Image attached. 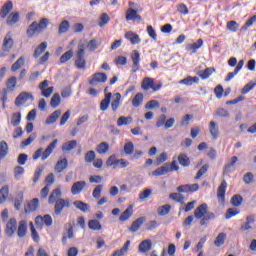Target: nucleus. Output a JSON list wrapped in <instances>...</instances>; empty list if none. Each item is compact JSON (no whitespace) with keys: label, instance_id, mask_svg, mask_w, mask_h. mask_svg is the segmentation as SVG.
I'll use <instances>...</instances> for the list:
<instances>
[{"label":"nucleus","instance_id":"56","mask_svg":"<svg viewBox=\"0 0 256 256\" xmlns=\"http://www.w3.org/2000/svg\"><path fill=\"white\" fill-rule=\"evenodd\" d=\"M143 103V93H137L132 100V105L134 107H139Z\"/></svg>","mask_w":256,"mask_h":256},{"label":"nucleus","instance_id":"46","mask_svg":"<svg viewBox=\"0 0 256 256\" xmlns=\"http://www.w3.org/2000/svg\"><path fill=\"white\" fill-rule=\"evenodd\" d=\"M23 65H25V57H20L19 59H18V61L17 62H15L13 65H12V67H11V71L13 72V73H15L16 71H19V69H21V67H23Z\"/></svg>","mask_w":256,"mask_h":256},{"label":"nucleus","instance_id":"59","mask_svg":"<svg viewBox=\"0 0 256 256\" xmlns=\"http://www.w3.org/2000/svg\"><path fill=\"white\" fill-rule=\"evenodd\" d=\"M95 157V151L90 150L85 154L84 161L85 163H93V161H95Z\"/></svg>","mask_w":256,"mask_h":256},{"label":"nucleus","instance_id":"42","mask_svg":"<svg viewBox=\"0 0 256 256\" xmlns=\"http://www.w3.org/2000/svg\"><path fill=\"white\" fill-rule=\"evenodd\" d=\"M169 213H171V205L169 204H165L158 208V215L160 217H165V215H169Z\"/></svg>","mask_w":256,"mask_h":256},{"label":"nucleus","instance_id":"63","mask_svg":"<svg viewBox=\"0 0 256 256\" xmlns=\"http://www.w3.org/2000/svg\"><path fill=\"white\" fill-rule=\"evenodd\" d=\"M216 117H224V118H229V111H227L225 108H218L215 111Z\"/></svg>","mask_w":256,"mask_h":256},{"label":"nucleus","instance_id":"27","mask_svg":"<svg viewBox=\"0 0 256 256\" xmlns=\"http://www.w3.org/2000/svg\"><path fill=\"white\" fill-rule=\"evenodd\" d=\"M121 106V93L117 92L113 95V100L111 102L112 111H117Z\"/></svg>","mask_w":256,"mask_h":256},{"label":"nucleus","instance_id":"47","mask_svg":"<svg viewBox=\"0 0 256 256\" xmlns=\"http://www.w3.org/2000/svg\"><path fill=\"white\" fill-rule=\"evenodd\" d=\"M153 195V190L150 188H146L143 191H141L138 195L140 201H145V199H149Z\"/></svg>","mask_w":256,"mask_h":256},{"label":"nucleus","instance_id":"37","mask_svg":"<svg viewBox=\"0 0 256 256\" xmlns=\"http://www.w3.org/2000/svg\"><path fill=\"white\" fill-rule=\"evenodd\" d=\"M178 162L182 167H189L191 165V160L187 154H180L178 156Z\"/></svg>","mask_w":256,"mask_h":256},{"label":"nucleus","instance_id":"5","mask_svg":"<svg viewBox=\"0 0 256 256\" xmlns=\"http://www.w3.org/2000/svg\"><path fill=\"white\" fill-rule=\"evenodd\" d=\"M71 207V201L69 199H59L54 205V215L59 216L63 213L64 208Z\"/></svg>","mask_w":256,"mask_h":256},{"label":"nucleus","instance_id":"61","mask_svg":"<svg viewBox=\"0 0 256 256\" xmlns=\"http://www.w3.org/2000/svg\"><path fill=\"white\" fill-rule=\"evenodd\" d=\"M110 17L107 13H103L100 16V21L98 23L99 27H105V25H107V23H109L110 21Z\"/></svg>","mask_w":256,"mask_h":256},{"label":"nucleus","instance_id":"41","mask_svg":"<svg viewBox=\"0 0 256 256\" xmlns=\"http://www.w3.org/2000/svg\"><path fill=\"white\" fill-rule=\"evenodd\" d=\"M130 123H133V118L131 116H121L117 120L118 127H123V125H130Z\"/></svg>","mask_w":256,"mask_h":256},{"label":"nucleus","instance_id":"62","mask_svg":"<svg viewBox=\"0 0 256 256\" xmlns=\"http://www.w3.org/2000/svg\"><path fill=\"white\" fill-rule=\"evenodd\" d=\"M30 231L33 241H35V243H39V233H37V230L35 229L33 222H30Z\"/></svg>","mask_w":256,"mask_h":256},{"label":"nucleus","instance_id":"11","mask_svg":"<svg viewBox=\"0 0 256 256\" xmlns=\"http://www.w3.org/2000/svg\"><path fill=\"white\" fill-rule=\"evenodd\" d=\"M35 223L37 227L41 226L43 223L46 225V227H51V225H53V218H51V215L49 214L44 215V217L37 216Z\"/></svg>","mask_w":256,"mask_h":256},{"label":"nucleus","instance_id":"40","mask_svg":"<svg viewBox=\"0 0 256 256\" xmlns=\"http://www.w3.org/2000/svg\"><path fill=\"white\" fill-rule=\"evenodd\" d=\"M226 29L231 31V33H237L239 31V23L235 20L228 21L226 24Z\"/></svg>","mask_w":256,"mask_h":256},{"label":"nucleus","instance_id":"3","mask_svg":"<svg viewBox=\"0 0 256 256\" xmlns=\"http://www.w3.org/2000/svg\"><path fill=\"white\" fill-rule=\"evenodd\" d=\"M57 143H58V140L54 139L52 143L48 145V147L45 149L44 152H43V148H39L38 150L35 151L34 155L32 156V159H34V161H37L39 157H41L42 161L49 159V157L51 156V153H53V150L57 147Z\"/></svg>","mask_w":256,"mask_h":256},{"label":"nucleus","instance_id":"43","mask_svg":"<svg viewBox=\"0 0 256 256\" xmlns=\"http://www.w3.org/2000/svg\"><path fill=\"white\" fill-rule=\"evenodd\" d=\"M9 153V145H7L6 141L0 142V159H3V157H7V154Z\"/></svg>","mask_w":256,"mask_h":256},{"label":"nucleus","instance_id":"53","mask_svg":"<svg viewBox=\"0 0 256 256\" xmlns=\"http://www.w3.org/2000/svg\"><path fill=\"white\" fill-rule=\"evenodd\" d=\"M170 199L176 201L177 203L184 204L185 203V196L179 193H171Z\"/></svg>","mask_w":256,"mask_h":256},{"label":"nucleus","instance_id":"29","mask_svg":"<svg viewBox=\"0 0 256 256\" xmlns=\"http://www.w3.org/2000/svg\"><path fill=\"white\" fill-rule=\"evenodd\" d=\"M61 117V110H55L49 117L46 119L45 123L46 125H53V123L57 122V119Z\"/></svg>","mask_w":256,"mask_h":256},{"label":"nucleus","instance_id":"20","mask_svg":"<svg viewBox=\"0 0 256 256\" xmlns=\"http://www.w3.org/2000/svg\"><path fill=\"white\" fill-rule=\"evenodd\" d=\"M73 205L74 207H76V209H79V211H82V213H89V211H91V206H89V204L81 200L74 201Z\"/></svg>","mask_w":256,"mask_h":256},{"label":"nucleus","instance_id":"22","mask_svg":"<svg viewBox=\"0 0 256 256\" xmlns=\"http://www.w3.org/2000/svg\"><path fill=\"white\" fill-rule=\"evenodd\" d=\"M125 39L130 41V43L132 45H139V43H141V38H139V35L131 32V31H129L125 34Z\"/></svg>","mask_w":256,"mask_h":256},{"label":"nucleus","instance_id":"36","mask_svg":"<svg viewBox=\"0 0 256 256\" xmlns=\"http://www.w3.org/2000/svg\"><path fill=\"white\" fill-rule=\"evenodd\" d=\"M60 105H61V95H59V93H55L50 100V106L53 109H57V107H59Z\"/></svg>","mask_w":256,"mask_h":256},{"label":"nucleus","instance_id":"8","mask_svg":"<svg viewBox=\"0 0 256 256\" xmlns=\"http://www.w3.org/2000/svg\"><path fill=\"white\" fill-rule=\"evenodd\" d=\"M14 41H13V34L11 32H8L3 40L2 43V50L4 52L9 53L11 51V49H13V45H14Z\"/></svg>","mask_w":256,"mask_h":256},{"label":"nucleus","instance_id":"30","mask_svg":"<svg viewBox=\"0 0 256 256\" xmlns=\"http://www.w3.org/2000/svg\"><path fill=\"white\" fill-rule=\"evenodd\" d=\"M111 97L113 94H107L104 99L100 102V111H107L109 109V105H111Z\"/></svg>","mask_w":256,"mask_h":256},{"label":"nucleus","instance_id":"1","mask_svg":"<svg viewBox=\"0 0 256 256\" xmlns=\"http://www.w3.org/2000/svg\"><path fill=\"white\" fill-rule=\"evenodd\" d=\"M208 209L207 203H203L194 210V217L200 219V225L202 226L207 225V221L215 219V213L207 211Z\"/></svg>","mask_w":256,"mask_h":256},{"label":"nucleus","instance_id":"49","mask_svg":"<svg viewBox=\"0 0 256 256\" xmlns=\"http://www.w3.org/2000/svg\"><path fill=\"white\" fill-rule=\"evenodd\" d=\"M24 173H25V168H23L22 166H16L14 168V179L16 181H19L23 177Z\"/></svg>","mask_w":256,"mask_h":256},{"label":"nucleus","instance_id":"26","mask_svg":"<svg viewBox=\"0 0 256 256\" xmlns=\"http://www.w3.org/2000/svg\"><path fill=\"white\" fill-rule=\"evenodd\" d=\"M225 191H227V181L223 180L217 190V197L221 201H225Z\"/></svg>","mask_w":256,"mask_h":256},{"label":"nucleus","instance_id":"55","mask_svg":"<svg viewBox=\"0 0 256 256\" xmlns=\"http://www.w3.org/2000/svg\"><path fill=\"white\" fill-rule=\"evenodd\" d=\"M134 151H135V145L133 144V142H127L124 145V153L126 155H133Z\"/></svg>","mask_w":256,"mask_h":256},{"label":"nucleus","instance_id":"23","mask_svg":"<svg viewBox=\"0 0 256 256\" xmlns=\"http://www.w3.org/2000/svg\"><path fill=\"white\" fill-rule=\"evenodd\" d=\"M17 235L20 237V239H23V237L27 235V221L22 220L19 222Z\"/></svg>","mask_w":256,"mask_h":256},{"label":"nucleus","instance_id":"48","mask_svg":"<svg viewBox=\"0 0 256 256\" xmlns=\"http://www.w3.org/2000/svg\"><path fill=\"white\" fill-rule=\"evenodd\" d=\"M77 147V140H71L63 144L62 151H73Z\"/></svg>","mask_w":256,"mask_h":256},{"label":"nucleus","instance_id":"35","mask_svg":"<svg viewBox=\"0 0 256 256\" xmlns=\"http://www.w3.org/2000/svg\"><path fill=\"white\" fill-rule=\"evenodd\" d=\"M133 215V205H130L119 217L120 221H128Z\"/></svg>","mask_w":256,"mask_h":256},{"label":"nucleus","instance_id":"10","mask_svg":"<svg viewBox=\"0 0 256 256\" xmlns=\"http://www.w3.org/2000/svg\"><path fill=\"white\" fill-rule=\"evenodd\" d=\"M131 59H132V73H137L140 69L139 63H141V54L139 53L138 50H133L131 54Z\"/></svg>","mask_w":256,"mask_h":256},{"label":"nucleus","instance_id":"33","mask_svg":"<svg viewBox=\"0 0 256 256\" xmlns=\"http://www.w3.org/2000/svg\"><path fill=\"white\" fill-rule=\"evenodd\" d=\"M225 241H227V234L226 233H219L214 241L215 247H222L225 245Z\"/></svg>","mask_w":256,"mask_h":256},{"label":"nucleus","instance_id":"14","mask_svg":"<svg viewBox=\"0 0 256 256\" xmlns=\"http://www.w3.org/2000/svg\"><path fill=\"white\" fill-rule=\"evenodd\" d=\"M37 209H39V199L33 198L30 202H28V205L24 207L25 213H33Z\"/></svg>","mask_w":256,"mask_h":256},{"label":"nucleus","instance_id":"51","mask_svg":"<svg viewBox=\"0 0 256 256\" xmlns=\"http://www.w3.org/2000/svg\"><path fill=\"white\" fill-rule=\"evenodd\" d=\"M101 193H103V184H98L92 192V197L94 199H101Z\"/></svg>","mask_w":256,"mask_h":256},{"label":"nucleus","instance_id":"7","mask_svg":"<svg viewBox=\"0 0 256 256\" xmlns=\"http://www.w3.org/2000/svg\"><path fill=\"white\" fill-rule=\"evenodd\" d=\"M29 99H31V101H33V99H35L33 97V94L29 93V92H21L15 99V105L16 107H21V105H25V103H27V101H29Z\"/></svg>","mask_w":256,"mask_h":256},{"label":"nucleus","instance_id":"58","mask_svg":"<svg viewBox=\"0 0 256 256\" xmlns=\"http://www.w3.org/2000/svg\"><path fill=\"white\" fill-rule=\"evenodd\" d=\"M161 107V104H159V101L157 100H150L146 103L145 109H159Z\"/></svg>","mask_w":256,"mask_h":256},{"label":"nucleus","instance_id":"24","mask_svg":"<svg viewBox=\"0 0 256 256\" xmlns=\"http://www.w3.org/2000/svg\"><path fill=\"white\" fill-rule=\"evenodd\" d=\"M68 166L69 162L67 161V158H64L56 163L54 170L56 171V173H63L64 169H67Z\"/></svg>","mask_w":256,"mask_h":256},{"label":"nucleus","instance_id":"50","mask_svg":"<svg viewBox=\"0 0 256 256\" xmlns=\"http://www.w3.org/2000/svg\"><path fill=\"white\" fill-rule=\"evenodd\" d=\"M233 207H241L243 205V196L236 194L231 198Z\"/></svg>","mask_w":256,"mask_h":256},{"label":"nucleus","instance_id":"28","mask_svg":"<svg viewBox=\"0 0 256 256\" xmlns=\"http://www.w3.org/2000/svg\"><path fill=\"white\" fill-rule=\"evenodd\" d=\"M201 47H203V39H198L197 42L188 44L186 50L191 51V53H197V49H201Z\"/></svg>","mask_w":256,"mask_h":256},{"label":"nucleus","instance_id":"64","mask_svg":"<svg viewBox=\"0 0 256 256\" xmlns=\"http://www.w3.org/2000/svg\"><path fill=\"white\" fill-rule=\"evenodd\" d=\"M209 171V164H204L197 172L195 179H200L202 175H205Z\"/></svg>","mask_w":256,"mask_h":256},{"label":"nucleus","instance_id":"32","mask_svg":"<svg viewBox=\"0 0 256 256\" xmlns=\"http://www.w3.org/2000/svg\"><path fill=\"white\" fill-rule=\"evenodd\" d=\"M88 228L91 231H101L103 229V226L101 225V222L97 219H92L88 221Z\"/></svg>","mask_w":256,"mask_h":256},{"label":"nucleus","instance_id":"17","mask_svg":"<svg viewBox=\"0 0 256 256\" xmlns=\"http://www.w3.org/2000/svg\"><path fill=\"white\" fill-rule=\"evenodd\" d=\"M171 171V166L169 164H164L163 166L157 168L152 172L153 177H161V175H167Z\"/></svg>","mask_w":256,"mask_h":256},{"label":"nucleus","instance_id":"31","mask_svg":"<svg viewBox=\"0 0 256 256\" xmlns=\"http://www.w3.org/2000/svg\"><path fill=\"white\" fill-rule=\"evenodd\" d=\"M130 245H131V241L127 240L121 249L114 251L112 256H125V255H127V251H129V246Z\"/></svg>","mask_w":256,"mask_h":256},{"label":"nucleus","instance_id":"38","mask_svg":"<svg viewBox=\"0 0 256 256\" xmlns=\"http://www.w3.org/2000/svg\"><path fill=\"white\" fill-rule=\"evenodd\" d=\"M97 153L100 155H105L109 152V143L107 142H101L97 148H96Z\"/></svg>","mask_w":256,"mask_h":256},{"label":"nucleus","instance_id":"15","mask_svg":"<svg viewBox=\"0 0 256 256\" xmlns=\"http://www.w3.org/2000/svg\"><path fill=\"white\" fill-rule=\"evenodd\" d=\"M107 81V74L97 72L93 75L92 79L89 81L90 85H95V83H105Z\"/></svg>","mask_w":256,"mask_h":256},{"label":"nucleus","instance_id":"9","mask_svg":"<svg viewBox=\"0 0 256 256\" xmlns=\"http://www.w3.org/2000/svg\"><path fill=\"white\" fill-rule=\"evenodd\" d=\"M17 231V219L10 218L6 224L5 234L7 237H13Z\"/></svg>","mask_w":256,"mask_h":256},{"label":"nucleus","instance_id":"34","mask_svg":"<svg viewBox=\"0 0 256 256\" xmlns=\"http://www.w3.org/2000/svg\"><path fill=\"white\" fill-rule=\"evenodd\" d=\"M139 251L140 253H147L148 251H151V240L147 239L142 241L139 244Z\"/></svg>","mask_w":256,"mask_h":256},{"label":"nucleus","instance_id":"57","mask_svg":"<svg viewBox=\"0 0 256 256\" xmlns=\"http://www.w3.org/2000/svg\"><path fill=\"white\" fill-rule=\"evenodd\" d=\"M255 85H256V83L253 81L246 84L241 90L242 95H247V93H249V91H253V89H255Z\"/></svg>","mask_w":256,"mask_h":256},{"label":"nucleus","instance_id":"16","mask_svg":"<svg viewBox=\"0 0 256 256\" xmlns=\"http://www.w3.org/2000/svg\"><path fill=\"white\" fill-rule=\"evenodd\" d=\"M209 132L214 141H217V139H219V125H217L215 121H210Z\"/></svg>","mask_w":256,"mask_h":256},{"label":"nucleus","instance_id":"2","mask_svg":"<svg viewBox=\"0 0 256 256\" xmlns=\"http://www.w3.org/2000/svg\"><path fill=\"white\" fill-rule=\"evenodd\" d=\"M47 27H49V19H47V18H42L39 23L34 21L28 27V29L26 31V35H27V37H33V35H35V33H37V34L43 33V31H45V29H47Z\"/></svg>","mask_w":256,"mask_h":256},{"label":"nucleus","instance_id":"45","mask_svg":"<svg viewBox=\"0 0 256 256\" xmlns=\"http://www.w3.org/2000/svg\"><path fill=\"white\" fill-rule=\"evenodd\" d=\"M154 84H155V81L153 80V78L146 77L142 82V89H144V91H149V89H152Z\"/></svg>","mask_w":256,"mask_h":256},{"label":"nucleus","instance_id":"52","mask_svg":"<svg viewBox=\"0 0 256 256\" xmlns=\"http://www.w3.org/2000/svg\"><path fill=\"white\" fill-rule=\"evenodd\" d=\"M21 124V112L14 113L11 119V125L18 127Z\"/></svg>","mask_w":256,"mask_h":256},{"label":"nucleus","instance_id":"60","mask_svg":"<svg viewBox=\"0 0 256 256\" xmlns=\"http://www.w3.org/2000/svg\"><path fill=\"white\" fill-rule=\"evenodd\" d=\"M73 58V50H68L60 57V63H67L70 59Z\"/></svg>","mask_w":256,"mask_h":256},{"label":"nucleus","instance_id":"13","mask_svg":"<svg viewBox=\"0 0 256 256\" xmlns=\"http://www.w3.org/2000/svg\"><path fill=\"white\" fill-rule=\"evenodd\" d=\"M146 221H147V218L139 217L138 219L132 222L129 228V231L131 233H137V231H139V229L141 228V225H143V223H145Z\"/></svg>","mask_w":256,"mask_h":256},{"label":"nucleus","instance_id":"12","mask_svg":"<svg viewBox=\"0 0 256 256\" xmlns=\"http://www.w3.org/2000/svg\"><path fill=\"white\" fill-rule=\"evenodd\" d=\"M85 187H87V182L77 181L72 185L70 191L72 195H79V193H81L85 189Z\"/></svg>","mask_w":256,"mask_h":256},{"label":"nucleus","instance_id":"4","mask_svg":"<svg viewBox=\"0 0 256 256\" xmlns=\"http://www.w3.org/2000/svg\"><path fill=\"white\" fill-rule=\"evenodd\" d=\"M75 65L78 69H85L87 62L85 61V45L79 44L76 52Z\"/></svg>","mask_w":256,"mask_h":256},{"label":"nucleus","instance_id":"25","mask_svg":"<svg viewBox=\"0 0 256 256\" xmlns=\"http://www.w3.org/2000/svg\"><path fill=\"white\" fill-rule=\"evenodd\" d=\"M46 49H47V42L40 43L34 50V54H33L34 59H39V57H41V55L45 53Z\"/></svg>","mask_w":256,"mask_h":256},{"label":"nucleus","instance_id":"19","mask_svg":"<svg viewBox=\"0 0 256 256\" xmlns=\"http://www.w3.org/2000/svg\"><path fill=\"white\" fill-rule=\"evenodd\" d=\"M11 11H13V2L8 1L2 6L0 10V17L5 19Z\"/></svg>","mask_w":256,"mask_h":256},{"label":"nucleus","instance_id":"54","mask_svg":"<svg viewBox=\"0 0 256 256\" xmlns=\"http://www.w3.org/2000/svg\"><path fill=\"white\" fill-rule=\"evenodd\" d=\"M19 22V12L14 14H10L7 19V25H15V23Z\"/></svg>","mask_w":256,"mask_h":256},{"label":"nucleus","instance_id":"44","mask_svg":"<svg viewBox=\"0 0 256 256\" xmlns=\"http://www.w3.org/2000/svg\"><path fill=\"white\" fill-rule=\"evenodd\" d=\"M70 27H71V24H69V21L63 20L60 23L59 28H58L59 35H61L63 33H67V31H69Z\"/></svg>","mask_w":256,"mask_h":256},{"label":"nucleus","instance_id":"21","mask_svg":"<svg viewBox=\"0 0 256 256\" xmlns=\"http://www.w3.org/2000/svg\"><path fill=\"white\" fill-rule=\"evenodd\" d=\"M213 73H215V68H206L205 70H199L196 72V75H198V77H200V79H209V77H211V75H213Z\"/></svg>","mask_w":256,"mask_h":256},{"label":"nucleus","instance_id":"18","mask_svg":"<svg viewBox=\"0 0 256 256\" xmlns=\"http://www.w3.org/2000/svg\"><path fill=\"white\" fill-rule=\"evenodd\" d=\"M62 192L61 189L56 188L54 189L48 199V203L49 205H53V203H57V201H59V199H63L61 198Z\"/></svg>","mask_w":256,"mask_h":256},{"label":"nucleus","instance_id":"39","mask_svg":"<svg viewBox=\"0 0 256 256\" xmlns=\"http://www.w3.org/2000/svg\"><path fill=\"white\" fill-rule=\"evenodd\" d=\"M8 197H9V186L4 185L0 189V203H5Z\"/></svg>","mask_w":256,"mask_h":256},{"label":"nucleus","instance_id":"6","mask_svg":"<svg viewBox=\"0 0 256 256\" xmlns=\"http://www.w3.org/2000/svg\"><path fill=\"white\" fill-rule=\"evenodd\" d=\"M137 11H143V8H139L137 10L133 8H128L125 17L126 21H138V23H141V21H143V18H141V15H139Z\"/></svg>","mask_w":256,"mask_h":256}]
</instances>
